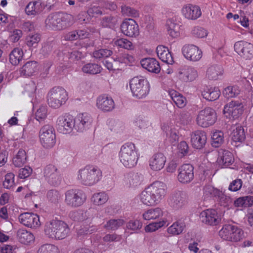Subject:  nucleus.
<instances>
[{"label": "nucleus", "mask_w": 253, "mask_h": 253, "mask_svg": "<svg viewBox=\"0 0 253 253\" xmlns=\"http://www.w3.org/2000/svg\"><path fill=\"white\" fill-rule=\"evenodd\" d=\"M166 185L163 182L156 181L147 187L139 195L140 201L147 206L158 204L166 194Z\"/></svg>", "instance_id": "f257e3e1"}, {"label": "nucleus", "mask_w": 253, "mask_h": 253, "mask_svg": "<svg viewBox=\"0 0 253 253\" xmlns=\"http://www.w3.org/2000/svg\"><path fill=\"white\" fill-rule=\"evenodd\" d=\"M164 215V211L160 208H151L145 211L142 214V218L144 220L158 221L151 222L144 226V230L145 233H153L157 231L161 228L167 226L169 222L166 218H162Z\"/></svg>", "instance_id": "f03ea898"}, {"label": "nucleus", "mask_w": 253, "mask_h": 253, "mask_svg": "<svg viewBox=\"0 0 253 253\" xmlns=\"http://www.w3.org/2000/svg\"><path fill=\"white\" fill-rule=\"evenodd\" d=\"M138 150L132 142H126L120 148L119 159L123 166L127 169L135 167L139 160Z\"/></svg>", "instance_id": "7ed1b4c3"}, {"label": "nucleus", "mask_w": 253, "mask_h": 253, "mask_svg": "<svg viewBox=\"0 0 253 253\" xmlns=\"http://www.w3.org/2000/svg\"><path fill=\"white\" fill-rule=\"evenodd\" d=\"M92 119L86 114L78 115L76 118L66 113L59 116L56 121V125L59 126H80L92 125Z\"/></svg>", "instance_id": "20e7f679"}, {"label": "nucleus", "mask_w": 253, "mask_h": 253, "mask_svg": "<svg viewBox=\"0 0 253 253\" xmlns=\"http://www.w3.org/2000/svg\"><path fill=\"white\" fill-rule=\"evenodd\" d=\"M102 177L101 170L93 166H87L80 169L77 173V180L85 185H93Z\"/></svg>", "instance_id": "39448f33"}, {"label": "nucleus", "mask_w": 253, "mask_h": 253, "mask_svg": "<svg viewBox=\"0 0 253 253\" xmlns=\"http://www.w3.org/2000/svg\"><path fill=\"white\" fill-rule=\"evenodd\" d=\"M44 232L50 238L60 240L67 236L69 228L64 222L53 219L46 223Z\"/></svg>", "instance_id": "423d86ee"}, {"label": "nucleus", "mask_w": 253, "mask_h": 253, "mask_svg": "<svg viewBox=\"0 0 253 253\" xmlns=\"http://www.w3.org/2000/svg\"><path fill=\"white\" fill-rule=\"evenodd\" d=\"M129 86L133 95L139 99L145 97L149 92V84L142 77L132 78L130 81Z\"/></svg>", "instance_id": "0eeeda50"}, {"label": "nucleus", "mask_w": 253, "mask_h": 253, "mask_svg": "<svg viewBox=\"0 0 253 253\" xmlns=\"http://www.w3.org/2000/svg\"><path fill=\"white\" fill-rule=\"evenodd\" d=\"M68 99L66 90L61 87L52 88L47 94L48 104L53 108H58L65 103Z\"/></svg>", "instance_id": "6e6552de"}, {"label": "nucleus", "mask_w": 253, "mask_h": 253, "mask_svg": "<svg viewBox=\"0 0 253 253\" xmlns=\"http://www.w3.org/2000/svg\"><path fill=\"white\" fill-rule=\"evenodd\" d=\"M219 235L223 239L233 242H239L244 238V231L231 225H224L219 231Z\"/></svg>", "instance_id": "1a4fd4ad"}, {"label": "nucleus", "mask_w": 253, "mask_h": 253, "mask_svg": "<svg viewBox=\"0 0 253 253\" xmlns=\"http://www.w3.org/2000/svg\"><path fill=\"white\" fill-rule=\"evenodd\" d=\"M85 195L81 191L71 189L65 194V203L71 207L77 208L82 206L85 201Z\"/></svg>", "instance_id": "9d476101"}, {"label": "nucleus", "mask_w": 253, "mask_h": 253, "mask_svg": "<svg viewBox=\"0 0 253 253\" xmlns=\"http://www.w3.org/2000/svg\"><path fill=\"white\" fill-rule=\"evenodd\" d=\"M199 219L206 225L216 226L220 223L221 218L215 210L209 209L200 212Z\"/></svg>", "instance_id": "9b49d317"}, {"label": "nucleus", "mask_w": 253, "mask_h": 253, "mask_svg": "<svg viewBox=\"0 0 253 253\" xmlns=\"http://www.w3.org/2000/svg\"><path fill=\"white\" fill-rule=\"evenodd\" d=\"M216 119V115L214 110L208 107L199 112L197 118V122L200 126H209L214 124Z\"/></svg>", "instance_id": "f8f14e48"}, {"label": "nucleus", "mask_w": 253, "mask_h": 253, "mask_svg": "<svg viewBox=\"0 0 253 253\" xmlns=\"http://www.w3.org/2000/svg\"><path fill=\"white\" fill-rule=\"evenodd\" d=\"M234 48L239 55L246 60L253 57V44L250 42L238 41L235 43Z\"/></svg>", "instance_id": "ddd939ff"}, {"label": "nucleus", "mask_w": 253, "mask_h": 253, "mask_svg": "<svg viewBox=\"0 0 253 253\" xmlns=\"http://www.w3.org/2000/svg\"><path fill=\"white\" fill-rule=\"evenodd\" d=\"M177 172V179L180 183H189L194 178V168L190 164L182 165L178 168Z\"/></svg>", "instance_id": "4468645a"}, {"label": "nucleus", "mask_w": 253, "mask_h": 253, "mask_svg": "<svg viewBox=\"0 0 253 253\" xmlns=\"http://www.w3.org/2000/svg\"><path fill=\"white\" fill-rule=\"evenodd\" d=\"M42 145L46 149L52 148L56 142L55 134L51 128L42 127L40 134Z\"/></svg>", "instance_id": "2eb2a0df"}, {"label": "nucleus", "mask_w": 253, "mask_h": 253, "mask_svg": "<svg viewBox=\"0 0 253 253\" xmlns=\"http://www.w3.org/2000/svg\"><path fill=\"white\" fill-rule=\"evenodd\" d=\"M19 220L25 226L31 228L36 229L41 225L40 216L34 213L25 212L21 214L19 216Z\"/></svg>", "instance_id": "dca6fc26"}, {"label": "nucleus", "mask_w": 253, "mask_h": 253, "mask_svg": "<svg viewBox=\"0 0 253 253\" xmlns=\"http://www.w3.org/2000/svg\"><path fill=\"white\" fill-rule=\"evenodd\" d=\"M121 29L122 33L130 37H136L139 35V27L135 20L132 19H126L121 24Z\"/></svg>", "instance_id": "f3484780"}, {"label": "nucleus", "mask_w": 253, "mask_h": 253, "mask_svg": "<svg viewBox=\"0 0 253 253\" xmlns=\"http://www.w3.org/2000/svg\"><path fill=\"white\" fill-rule=\"evenodd\" d=\"M243 105L239 101L232 100L225 105L223 113L226 117L232 116L233 118H238L243 113Z\"/></svg>", "instance_id": "a211bd4d"}, {"label": "nucleus", "mask_w": 253, "mask_h": 253, "mask_svg": "<svg viewBox=\"0 0 253 253\" xmlns=\"http://www.w3.org/2000/svg\"><path fill=\"white\" fill-rule=\"evenodd\" d=\"M198 76L197 70L192 67L185 66L178 69V77L182 82H192L195 80Z\"/></svg>", "instance_id": "6ab92c4d"}, {"label": "nucleus", "mask_w": 253, "mask_h": 253, "mask_svg": "<svg viewBox=\"0 0 253 253\" xmlns=\"http://www.w3.org/2000/svg\"><path fill=\"white\" fill-rule=\"evenodd\" d=\"M182 53L187 59L192 61H198L202 56V51L193 44L185 45L182 48Z\"/></svg>", "instance_id": "aec40b11"}, {"label": "nucleus", "mask_w": 253, "mask_h": 253, "mask_svg": "<svg viewBox=\"0 0 253 253\" xmlns=\"http://www.w3.org/2000/svg\"><path fill=\"white\" fill-rule=\"evenodd\" d=\"M166 161L167 158L163 153H155L149 159V168L154 171H160L164 168Z\"/></svg>", "instance_id": "412c9836"}, {"label": "nucleus", "mask_w": 253, "mask_h": 253, "mask_svg": "<svg viewBox=\"0 0 253 253\" xmlns=\"http://www.w3.org/2000/svg\"><path fill=\"white\" fill-rule=\"evenodd\" d=\"M234 162V157L232 152L225 149L219 150L217 162L221 168H228L232 165Z\"/></svg>", "instance_id": "4be33fe9"}, {"label": "nucleus", "mask_w": 253, "mask_h": 253, "mask_svg": "<svg viewBox=\"0 0 253 253\" xmlns=\"http://www.w3.org/2000/svg\"><path fill=\"white\" fill-rule=\"evenodd\" d=\"M181 11L183 15L189 20H196L202 14L201 8L199 6L191 4L184 5Z\"/></svg>", "instance_id": "5701e85b"}, {"label": "nucleus", "mask_w": 253, "mask_h": 253, "mask_svg": "<svg viewBox=\"0 0 253 253\" xmlns=\"http://www.w3.org/2000/svg\"><path fill=\"white\" fill-rule=\"evenodd\" d=\"M96 105L98 108L104 112L111 111L115 108L113 99L107 95L99 96L97 99Z\"/></svg>", "instance_id": "b1692460"}, {"label": "nucleus", "mask_w": 253, "mask_h": 253, "mask_svg": "<svg viewBox=\"0 0 253 253\" xmlns=\"http://www.w3.org/2000/svg\"><path fill=\"white\" fill-rule=\"evenodd\" d=\"M207 135L205 132L197 131L191 135V142L193 147L197 149L203 148L207 142Z\"/></svg>", "instance_id": "393cba45"}, {"label": "nucleus", "mask_w": 253, "mask_h": 253, "mask_svg": "<svg viewBox=\"0 0 253 253\" xmlns=\"http://www.w3.org/2000/svg\"><path fill=\"white\" fill-rule=\"evenodd\" d=\"M141 64L143 68L152 73L157 74L161 70L159 62L153 58H146L142 59Z\"/></svg>", "instance_id": "a878e982"}, {"label": "nucleus", "mask_w": 253, "mask_h": 253, "mask_svg": "<svg viewBox=\"0 0 253 253\" xmlns=\"http://www.w3.org/2000/svg\"><path fill=\"white\" fill-rule=\"evenodd\" d=\"M166 27L170 37L176 38L180 36V25L178 21L173 19H169L167 21Z\"/></svg>", "instance_id": "bb28decb"}, {"label": "nucleus", "mask_w": 253, "mask_h": 253, "mask_svg": "<svg viewBox=\"0 0 253 253\" xmlns=\"http://www.w3.org/2000/svg\"><path fill=\"white\" fill-rule=\"evenodd\" d=\"M230 137L232 144L238 147L245 139V132L243 127H236L232 131Z\"/></svg>", "instance_id": "cd10ccee"}, {"label": "nucleus", "mask_w": 253, "mask_h": 253, "mask_svg": "<svg viewBox=\"0 0 253 253\" xmlns=\"http://www.w3.org/2000/svg\"><path fill=\"white\" fill-rule=\"evenodd\" d=\"M60 13L50 14L45 21L46 27L51 30H60Z\"/></svg>", "instance_id": "c85d7f7f"}, {"label": "nucleus", "mask_w": 253, "mask_h": 253, "mask_svg": "<svg viewBox=\"0 0 253 253\" xmlns=\"http://www.w3.org/2000/svg\"><path fill=\"white\" fill-rule=\"evenodd\" d=\"M159 58L164 62L172 64L173 62V58L169 49L163 45H159L156 49Z\"/></svg>", "instance_id": "c756f323"}, {"label": "nucleus", "mask_w": 253, "mask_h": 253, "mask_svg": "<svg viewBox=\"0 0 253 253\" xmlns=\"http://www.w3.org/2000/svg\"><path fill=\"white\" fill-rule=\"evenodd\" d=\"M143 180V176L138 173H129L124 179L126 185L128 187H136L139 185Z\"/></svg>", "instance_id": "7c9ffc66"}, {"label": "nucleus", "mask_w": 253, "mask_h": 253, "mask_svg": "<svg viewBox=\"0 0 253 253\" xmlns=\"http://www.w3.org/2000/svg\"><path fill=\"white\" fill-rule=\"evenodd\" d=\"M125 58L118 57L115 59H110L104 61V65L110 71L118 70L121 67V64L125 62Z\"/></svg>", "instance_id": "2f4dec72"}, {"label": "nucleus", "mask_w": 253, "mask_h": 253, "mask_svg": "<svg viewBox=\"0 0 253 253\" xmlns=\"http://www.w3.org/2000/svg\"><path fill=\"white\" fill-rule=\"evenodd\" d=\"M17 236L20 242L25 245H29L34 243V235L27 230L20 229L17 232Z\"/></svg>", "instance_id": "473e14b6"}, {"label": "nucleus", "mask_w": 253, "mask_h": 253, "mask_svg": "<svg viewBox=\"0 0 253 253\" xmlns=\"http://www.w3.org/2000/svg\"><path fill=\"white\" fill-rule=\"evenodd\" d=\"M38 63L34 61L26 63L20 70V74L26 77L30 76L37 71Z\"/></svg>", "instance_id": "72a5a7b5"}, {"label": "nucleus", "mask_w": 253, "mask_h": 253, "mask_svg": "<svg viewBox=\"0 0 253 253\" xmlns=\"http://www.w3.org/2000/svg\"><path fill=\"white\" fill-rule=\"evenodd\" d=\"M185 227V223L182 220H178L169 227L167 231L168 234L171 236L178 235L182 233Z\"/></svg>", "instance_id": "f704fd0d"}, {"label": "nucleus", "mask_w": 253, "mask_h": 253, "mask_svg": "<svg viewBox=\"0 0 253 253\" xmlns=\"http://www.w3.org/2000/svg\"><path fill=\"white\" fill-rule=\"evenodd\" d=\"M224 142V134L222 131L214 130L211 134V143L212 147L218 148Z\"/></svg>", "instance_id": "c9c22d12"}, {"label": "nucleus", "mask_w": 253, "mask_h": 253, "mask_svg": "<svg viewBox=\"0 0 253 253\" xmlns=\"http://www.w3.org/2000/svg\"><path fill=\"white\" fill-rule=\"evenodd\" d=\"M27 160V155L26 151L20 149L13 157L12 163L16 167H21L26 163Z\"/></svg>", "instance_id": "e433bc0d"}, {"label": "nucleus", "mask_w": 253, "mask_h": 253, "mask_svg": "<svg viewBox=\"0 0 253 253\" xmlns=\"http://www.w3.org/2000/svg\"><path fill=\"white\" fill-rule=\"evenodd\" d=\"M109 199L108 194L105 192L94 193L91 197V202L95 206H102L105 204Z\"/></svg>", "instance_id": "4c0bfd02"}, {"label": "nucleus", "mask_w": 253, "mask_h": 253, "mask_svg": "<svg viewBox=\"0 0 253 253\" xmlns=\"http://www.w3.org/2000/svg\"><path fill=\"white\" fill-rule=\"evenodd\" d=\"M142 222L139 219H132L128 221L126 224V231H130L131 234L137 233L142 228Z\"/></svg>", "instance_id": "58836bf2"}, {"label": "nucleus", "mask_w": 253, "mask_h": 253, "mask_svg": "<svg viewBox=\"0 0 253 253\" xmlns=\"http://www.w3.org/2000/svg\"><path fill=\"white\" fill-rule=\"evenodd\" d=\"M185 204V195L180 192L175 193L171 198V205L175 208H180Z\"/></svg>", "instance_id": "ea45409f"}, {"label": "nucleus", "mask_w": 253, "mask_h": 253, "mask_svg": "<svg viewBox=\"0 0 253 253\" xmlns=\"http://www.w3.org/2000/svg\"><path fill=\"white\" fill-rule=\"evenodd\" d=\"M169 95L173 101L179 108L184 107L186 104V99L182 95L175 90L169 92Z\"/></svg>", "instance_id": "a19ab883"}, {"label": "nucleus", "mask_w": 253, "mask_h": 253, "mask_svg": "<svg viewBox=\"0 0 253 253\" xmlns=\"http://www.w3.org/2000/svg\"><path fill=\"white\" fill-rule=\"evenodd\" d=\"M220 91L218 88H210L204 90L202 92V96L206 100L212 101L219 97Z\"/></svg>", "instance_id": "79ce46f5"}, {"label": "nucleus", "mask_w": 253, "mask_h": 253, "mask_svg": "<svg viewBox=\"0 0 253 253\" xmlns=\"http://www.w3.org/2000/svg\"><path fill=\"white\" fill-rule=\"evenodd\" d=\"M60 18L61 30L71 26L74 22V17L71 14L60 13Z\"/></svg>", "instance_id": "37998d69"}, {"label": "nucleus", "mask_w": 253, "mask_h": 253, "mask_svg": "<svg viewBox=\"0 0 253 253\" xmlns=\"http://www.w3.org/2000/svg\"><path fill=\"white\" fill-rule=\"evenodd\" d=\"M223 70L221 67L213 65L209 68L207 72L208 77L211 80H217L219 76L222 74Z\"/></svg>", "instance_id": "c03bdc74"}, {"label": "nucleus", "mask_w": 253, "mask_h": 253, "mask_svg": "<svg viewBox=\"0 0 253 253\" xmlns=\"http://www.w3.org/2000/svg\"><path fill=\"white\" fill-rule=\"evenodd\" d=\"M23 55V51L21 48H15L9 54V61L12 65H17L21 60Z\"/></svg>", "instance_id": "a18cd8bd"}, {"label": "nucleus", "mask_w": 253, "mask_h": 253, "mask_svg": "<svg viewBox=\"0 0 253 253\" xmlns=\"http://www.w3.org/2000/svg\"><path fill=\"white\" fill-rule=\"evenodd\" d=\"M101 69V67L98 64L91 63L85 64L82 68L84 73L92 75L100 73Z\"/></svg>", "instance_id": "49530a36"}, {"label": "nucleus", "mask_w": 253, "mask_h": 253, "mask_svg": "<svg viewBox=\"0 0 253 253\" xmlns=\"http://www.w3.org/2000/svg\"><path fill=\"white\" fill-rule=\"evenodd\" d=\"M121 12L124 16L132 17L133 18L138 17L139 12L137 10L126 5L121 6Z\"/></svg>", "instance_id": "de8ad7c7"}, {"label": "nucleus", "mask_w": 253, "mask_h": 253, "mask_svg": "<svg viewBox=\"0 0 253 253\" xmlns=\"http://www.w3.org/2000/svg\"><path fill=\"white\" fill-rule=\"evenodd\" d=\"M125 223V221L122 218L112 219L107 221L105 226L108 229L115 230L123 226Z\"/></svg>", "instance_id": "09e8293b"}, {"label": "nucleus", "mask_w": 253, "mask_h": 253, "mask_svg": "<svg viewBox=\"0 0 253 253\" xmlns=\"http://www.w3.org/2000/svg\"><path fill=\"white\" fill-rule=\"evenodd\" d=\"M240 89L237 85L228 86L223 91V94L226 98H232L239 94Z\"/></svg>", "instance_id": "8fccbe9b"}, {"label": "nucleus", "mask_w": 253, "mask_h": 253, "mask_svg": "<svg viewBox=\"0 0 253 253\" xmlns=\"http://www.w3.org/2000/svg\"><path fill=\"white\" fill-rule=\"evenodd\" d=\"M115 44L120 48L131 50L134 48L132 43L126 39H119L115 41Z\"/></svg>", "instance_id": "3c124183"}, {"label": "nucleus", "mask_w": 253, "mask_h": 253, "mask_svg": "<svg viewBox=\"0 0 253 253\" xmlns=\"http://www.w3.org/2000/svg\"><path fill=\"white\" fill-rule=\"evenodd\" d=\"M38 253H59L58 248L51 244L42 245L38 250Z\"/></svg>", "instance_id": "603ef678"}, {"label": "nucleus", "mask_w": 253, "mask_h": 253, "mask_svg": "<svg viewBox=\"0 0 253 253\" xmlns=\"http://www.w3.org/2000/svg\"><path fill=\"white\" fill-rule=\"evenodd\" d=\"M15 185L14 174L11 172L8 173L5 175L3 182V187L8 189L12 188Z\"/></svg>", "instance_id": "864d4df0"}, {"label": "nucleus", "mask_w": 253, "mask_h": 253, "mask_svg": "<svg viewBox=\"0 0 253 253\" xmlns=\"http://www.w3.org/2000/svg\"><path fill=\"white\" fill-rule=\"evenodd\" d=\"M112 54V51L107 49H100L95 50L93 53V56L96 59H99L102 58H106L110 56Z\"/></svg>", "instance_id": "5fc2aeb1"}, {"label": "nucleus", "mask_w": 253, "mask_h": 253, "mask_svg": "<svg viewBox=\"0 0 253 253\" xmlns=\"http://www.w3.org/2000/svg\"><path fill=\"white\" fill-rule=\"evenodd\" d=\"M70 216L74 220L79 221H83L88 219V214L86 211H77L76 212H71Z\"/></svg>", "instance_id": "6e6d98bb"}, {"label": "nucleus", "mask_w": 253, "mask_h": 253, "mask_svg": "<svg viewBox=\"0 0 253 253\" xmlns=\"http://www.w3.org/2000/svg\"><path fill=\"white\" fill-rule=\"evenodd\" d=\"M41 40V36L39 34L29 35L26 38L27 44L29 46L36 47Z\"/></svg>", "instance_id": "4d7b16f0"}, {"label": "nucleus", "mask_w": 253, "mask_h": 253, "mask_svg": "<svg viewBox=\"0 0 253 253\" xmlns=\"http://www.w3.org/2000/svg\"><path fill=\"white\" fill-rule=\"evenodd\" d=\"M204 191V194L207 196L211 195L215 197H220V195H222V191L215 188L212 186H207L205 187Z\"/></svg>", "instance_id": "13d9d810"}, {"label": "nucleus", "mask_w": 253, "mask_h": 253, "mask_svg": "<svg viewBox=\"0 0 253 253\" xmlns=\"http://www.w3.org/2000/svg\"><path fill=\"white\" fill-rule=\"evenodd\" d=\"M188 152V146L185 141H181L177 147V154L178 157H183L185 156Z\"/></svg>", "instance_id": "bf43d9fd"}, {"label": "nucleus", "mask_w": 253, "mask_h": 253, "mask_svg": "<svg viewBox=\"0 0 253 253\" xmlns=\"http://www.w3.org/2000/svg\"><path fill=\"white\" fill-rule=\"evenodd\" d=\"M47 109L45 106H41L37 110L36 113V121L42 120L45 119L47 116Z\"/></svg>", "instance_id": "052dcab7"}, {"label": "nucleus", "mask_w": 253, "mask_h": 253, "mask_svg": "<svg viewBox=\"0 0 253 253\" xmlns=\"http://www.w3.org/2000/svg\"><path fill=\"white\" fill-rule=\"evenodd\" d=\"M192 35L196 37L202 38L206 37L208 35L207 31L202 27H195L192 31Z\"/></svg>", "instance_id": "680f3d73"}, {"label": "nucleus", "mask_w": 253, "mask_h": 253, "mask_svg": "<svg viewBox=\"0 0 253 253\" xmlns=\"http://www.w3.org/2000/svg\"><path fill=\"white\" fill-rule=\"evenodd\" d=\"M79 127H59L58 131L63 134H76L78 131H82L79 130Z\"/></svg>", "instance_id": "e2e57ef3"}, {"label": "nucleus", "mask_w": 253, "mask_h": 253, "mask_svg": "<svg viewBox=\"0 0 253 253\" xmlns=\"http://www.w3.org/2000/svg\"><path fill=\"white\" fill-rule=\"evenodd\" d=\"M242 186V181L241 179H237L233 181L229 186V190L236 192L239 190Z\"/></svg>", "instance_id": "0e129e2a"}, {"label": "nucleus", "mask_w": 253, "mask_h": 253, "mask_svg": "<svg viewBox=\"0 0 253 253\" xmlns=\"http://www.w3.org/2000/svg\"><path fill=\"white\" fill-rule=\"evenodd\" d=\"M220 199L221 205L225 207H229L232 204V199L227 196L225 195L222 192V195H220V197H218Z\"/></svg>", "instance_id": "69168bd1"}, {"label": "nucleus", "mask_w": 253, "mask_h": 253, "mask_svg": "<svg viewBox=\"0 0 253 253\" xmlns=\"http://www.w3.org/2000/svg\"><path fill=\"white\" fill-rule=\"evenodd\" d=\"M32 172V169L28 166L25 167L24 168L21 169L19 170V177L21 179H25L29 177Z\"/></svg>", "instance_id": "338daca9"}, {"label": "nucleus", "mask_w": 253, "mask_h": 253, "mask_svg": "<svg viewBox=\"0 0 253 253\" xmlns=\"http://www.w3.org/2000/svg\"><path fill=\"white\" fill-rule=\"evenodd\" d=\"M36 2H30L25 8V12L28 15H36L37 11L36 8Z\"/></svg>", "instance_id": "774afa93"}]
</instances>
